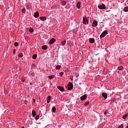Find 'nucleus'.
Masks as SVG:
<instances>
[{
    "label": "nucleus",
    "mask_w": 128,
    "mask_h": 128,
    "mask_svg": "<svg viewBox=\"0 0 128 128\" xmlns=\"http://www.w3.org/2000/svg\"><path fill=\"white\" fill-rule=\"evenodd\" d=\"M60 66L58 65V66H56V70H60Z\"/></svg>",
    "instance_id": "obj_28"
},
{
    "label": "nucleus",
    "mask_w": 128,
    "mask_h": 128,
    "mask_svg": "<svg viewBox=\"0 0 128 128\" xmlns=\"http://www.w3.org/2000/svg\"><path fill=\"white\" fill-rule=\"evenodd\" d=\"M90 104V102L88 101H87L85 102V106H88Z\"/></svg>",
    "instance_id": "obj_34"
},
{
    "label": "nucleus",
    "mask_w": 128,
    "mask_h": 128,
    "mask_svg": "<svg viewBox=\"0 0 128 128\" xmlns=\"http://www.w3.org/2000/svg\"><path fill=\"white\" fill-rule=\"evenodd\" d=\"M37 56H38V55L35 54L32 56V58H33V60H36V58Z\"/></svg>",
    "instance_id": "obj_23"
},
{
    "label": "nucleus",
    "mask_w": 128,
    "mask_h": 128,
    "mask_svg": "<svg viewBox=\"0 0 128 128\" xmlns=\"http://www.w3.org/2000/svg\"><path fill=\"white\" fill-rule=\"evenodd\" d=\"M18 56H19V58H22V56H23L22 53H19Z\"/></svg>",
    "instance_id": "obj_27"
},
{
    "label": "nucleus",
    "mask_w": 128,
    "mask_h": 128,
    "mask_svg": "<svg viewBox=\"0 0 128 128\" xmlns=\"http://www.w3.org/2000/svg\"><path fill=\"white\" fill-rule=\"evenodd\" d=\"M71 80H72V78Z\"/></svg>",
    "instance_id": "obj_41"
},
{
    "label": "nucleus",
    "mask_w": 128,
    "mask_h": 128,
    "mask_svg": "<svg viewBox=\"0 0 128 128\" xmlns=\"http://www.w3.org/2000/svg\"><path fill=\"white\" fill-rule=\"evenodd\" d=\"M36 120H38V118H40V116L39 115H37L36 116Z\"/></svg>",
    "instance_id": "obj_31"
},
{
    "label": "nucleus",
    "mask_w": 128,
    "mask_h": 128,
    "mask_svg": "<svg viewBox=\"0 0 128 128\" xmlns=\"http://www.w3.org/2000/svg\"><path fill=\"white\" fill-rule=\"evenodd\" d=\"M66 40H64V41H62V46H64V44H66Z\"/></svg>",
    "instance_id": "obj_25"
},
{
    "label": "nucleus",
    "mask_w": 128,
    "mask_h": 128,
    "mask_svg": "<svg viewBox=\"0 0 128 128\" xmlns=\"http://www.w3.org/2000/svg\"><path fill=\"white\" fill-rule=\"evenodd\" d=\"M98 8L100 10H106V5H104V4H102V5L98 6Z\"/></svg>",
    "instance_id": "obj_4"
},
{
    "label": "nucleus",
    "mask_w": 128,
    "mask_h": 128,
    "mask_svg": "<svg viewBox=\"0 0 128 128\" xmlns=\"http://www.w3.org/2000/svg\"><path fill=\"white\" fill-rule=\"evenodd\" d=\"M108 34V30H104L100 36V38H104Z\"/></svg>",
    "instance_id": "obj_2"
},
{
    "label": "nucleus",
    "mask_w": 128,
    "mask_h": 128,
    "mask_svg": "<svg viewBox=\"0 0 128 128\" xmlns=\"http://www.w3.org/2000/svg\"><path fill=\"white\" fill-rule=\"evenodd\" d=\"M21 128H24V127L23 126V127H22Z\"/></svg>",
    "instance_id": "obj_38"
},
{
    "label": "nucleus",
    "mask_w": 128,
    "mask_h": 128,
    "mask_svg": "<svg viewBox=\"0 0 128 128\" xmlns=\"http://www.w3.org/2000/svg\"><path fill=\"white\" fill-rule=\"evenodd\" d=\"M40 14L38 13V12H36L35 13H34V18H38Z\"/></svg>",
    "instance_id": "obj_10"
},
{
    "label": "nucleus",
    "mask_w": 128,
    "mask_h": 128,
    "mask_svg": "<svg viewBox=\"0 0 128 128\" xmlns=\"http://www.w3.org/2000/svg\"><path fill=\"white\" fill-rule=\"evenodd\" d=\"M83 24H88V18H86V16H84L83 17Z\"/></svg>",
    "instance_id": "obj_3"
},
{
    "label": "nucleus",
    "mask_w": 128,
    "mask_h": 128,
    "mask_svg": "<svg viewBox=\"0 0 128 128\" xmlns=\"http://www.w3.org/2000/svg\"><path fill=\"white\" fill-rule=\"evenodd\" d=\"M48 78L50 80H52V78H54V75H51L48 76Z\"/></svg>",
    "instance_id": "obj_19"
},
{
    "label": "nucleus",
    "mask_w": 128,
    "mask_h": 128,
    "mask_svg": "<svg viewBox=\"0 0 128 128\" xmlns=\"http://www.w3.org/2000/svg\"><path fill=\"white\" fill-rule=\"evenodd\" d=\"M76 8H80V2H78L77 4H76Z\"/></svg>",
    "instance_id": "obj_18"
},
{
    "label": "nucleus",
    "mask_w": 128,
    "mask_h": 128,
    "mask_svg": "<svg viewBox=\"0 0 128 128\" xmlns=\"http://www.w3.org/2000/svg\"><path fill=\"white\" fill-rule=\"evenodd\" d=\"M64 74V72H60V76H62V75Z\"/></svg>",
    "instance_id": "obj_33"
},
{
    "label": "nucleus",
    "mask_w": 128,
    "mask_h": 128,
    "mask_svg": "<svg viewBox=\"0 0 128 128\" xmlns=\"http://www.w3.org/2000/svg\"><path fill=\"white\" fill-rule=\"evenodd\" d=\"M22 14H24V12H26V8H22Z\"/></svg>",
    "instance_id": "obj_26"
},
{
    "label": "nucleus",
    "mask_w": 128,
    "mask_h": 128,
    "mask_svg": "<svg viewBox=\"0 0 128 128\" xmlns=\"http://www.w3.org/2000/svg\"><path fill=\"white\" fill-rule=\"evenodd\" d=\"M13 52H14V53L16 52V49H14V50Z\"/></svg>",
    "instance_id": "obj_36"
},
{
    "label": "nucleus",
    "mask_w": 128,
    "mask_h": 128,
    "mask_svg": "<svg viewBox=\"0 0 128 128\" xmlns=\"http://www.w3.org/2000/svg\"><path fill=\"white\" fill-rule=\"evenodd\" d=\"M108 72V70H106V68H104L103 71L104 74H106Z\"/></svg>",
    "instance_id": "obj_13"
},
{
    "label": "nucleus",
    "mask_w": 128,
    "mask_h": 128,
    "mask_svg": "<svg viewBox=\"0 0 128 128\" xmlns=\"http://www.w3.org/2000/svg\"><path fill=\"white\" fill-rule=\"evenodd\" d=\"M98 26V22L94 20L92 22V26Z\"/></svg>",
    "instance_id": "obj_11"
},
{
    "label": "nucleus",
    "mask_w": 128,
    "mask_h": 128,
    "mask_svg": "<svg viewBox=\"0 0 128 128\" xmlns=\"http://www.w3.org/2000/svg\"><path fill=\"white\" fill-rule=\"evenodd\" d=\"M118 68L119 70H122L124 68V67H122V66H118Z\"/></svg>",
    "instance_id": "obj_24"
},
{
    "label": "nucleus",
    "mask_w": 128,
    "mask_h": 128,
    "mask_svg": "<svg viewBox=\"0 0 128 128\" xmlns=\"http://www.w3.org/2000/svg\"><path fill=\"white\" fill-rule=\"evenodd\" d=\"M128 116V113H126L125 115L122 116V118L124 120H126V118Z\"/></svg>",
    "instance_id": "obj_20"
},
{
    "label": "nucleus",
    "mask_w": 128,
    "mask_h": 128,
    "mask_svg": "<svg viewBox=\"0 0 128 128\" xmlns=\"http://www.w3.org/2000/svg\"><path fill=\"white\" fill-rule=\"evenodd\" d=\"M14 46H18V42H16L14 44Z\"/></svg>",
    "instance_id": "obj_30"
},
{
    "label": "nucleus",
    "mask_w": 128,
    "mask_h": 128,
    "mask_svg": "<svg viewBox=\"0 0 128 128\" xmlns=\"http://www.w3.org/2000/svg\"><path fill=\"white\" fill-rule=\"evenodd\" d=\"M30 84H32V83H30Z\"/></svg>",
    "instance_id": "obj_39"
},
{
    "label": "nucleus",
    "mask_w": 128,
    "mask_h": 128,
    "mask_svg": "<svg viewBox=\"0 0 128 128\" xmlns=\"http://www.w3.org/2000/svg\"><path fill=\"white\" fill-rule=\"evenodd\" d=\"M58 88L59 90H60V92H64V88L62 86H58Z\"/></svg>",
    "instance_id": "obj_6"
},
{
    "label": "nucleus",
    "mask_w": 128,
    "mask_h": 128,
    "mask_svg": "<svg viewBox=\"0 0 128 128\" xmlns=\"http://www.w3.org/2000/svg\"><path fill=\"white\" fill-rule=\"evenodd\" d=\"M34 102H36V100H34Z\"/></svg>",
    "instance_id": "obj_37"
},
{
    "label": "nucleus",
    "mask_w": 128,
    "mask_h": 128,
    "mask_svg": "<svg viewBox=\"0 0 128 128\" xmlns=\"http://www.w3.org/2000/svg\"><path fill=\"white\" fill-rule=\"evenodd\" d=\"M71 80H72V78Z\"/></svg>",
    "instance_id": "obj_40"
},
{
    "label": "nucleus",
    "mask_w": 128,
    "mask_h": 128,
    "mask_svg": "<svg viewBox=\"0 0 128 128\" xmlns=\"http://www.w3.org/2000/svg\"><path fill=\"white\" fill-rule=\"evenodd\" d=\"M124 12H128V6L125 7L124 10H123Z\"/></svg>",
    "instance_id": "obj_21"
},
{
    "label": "nucleus",
    "mask_w": 128,
    "mask_h": 128,
    "mask_svg": "<svg viewBox=\"0 0 128 128\" xmlns=\"http://www.w3.org/2000/svg\"><path fill=\"white\" fill-rule=\"evenodd\" d=\"M40 20H46V16H42V17H40Z\"/></svg>",
    "instance_id": "obj_17"
},
{
    "label": "nucleus",
    "mask_w": 128,
    "mask_h": 128,
    "mask_svg": "<svg viewBox=\"0 0 128 128\" xmlns=\"http://www.w3.org/2000/svg\"><path fill=\"white\" fill-rule=\"evenodd\" d=\"M48 46L46 45H44L42 46V50H48Z\"/></svg>",
    "instance_id": "obj_15"
},
{
    "label": "nucleus",
    "mask_w": 128,
    "mask_h": 128,
    "mask_svg": "<svg viewBox=\"0 0 128 128\" xmlns=\"http://www.w3.org/2000/svg\"><path fill=\"white\" fill-rule=\"evenodd\" d=\"M56 110V108L55 107H53L52 109V112H54Z\"/></svg>",
    "instance_id": "obj_22"
},
{
    "label": "nucleus",
    "mask_w": 128,
    "mask_h": 128,
    "mask_svg": "<svg viewBox=\"0 0 128 128\" xmlns=\"http://www.w3.org/2000/svg\"><path fill=\"white\" fill-rule=\"evenodd\" d=\"M32 116L33 118H34L36 116V111L34 110L32 111Z\"/></svg>",
    "instance_id": "obj_16"
},
{
    "label": "nucleus",
    "mask_w": 128,
    "mask_h": 128,
    "mask_svg": "<svg viewBox=\"0 0 128 128\" xmlns=\"http://www.w3.org/2000/svg\"><path fill=\"white\" fill-rule=\"evenodd\" d=\"M60 2L62 4V6H66V0H62L60 1Z\"/></svg>",
    "instance_id": "obj_8"
},
{
    "label": "nucleus",
    "mask_w": 128,
    "mask_h": 128,
    "mask_svg": "<svg viewBox=\"0 0 128 128\" xmlns=\"http://www.w3.org/2000/svg\"><path fill=\"white\" fill-rule=\"evenodd\" d=\"M102 96L104 98V100H106V98H108V94L104 92L102 93Z\"/></svg>",
    "instance_id": "obj_9"
},
{
    "label": "nucleus",
    "mask_w": 128,
    "mask_h": 128,
    "mask_svg": "<svg viewBox=\"0 0 128 128\" xmlns=\"http://www.w3.org/2000/svg\"><path fill=\"white\" fill-rule=\"evenodd\" d=\"M50 100H52V96H48L47 98V102L48 104H50Z\"/></svg>",
    "instance_id": "obj_12"
},
{
    "label": "nucleus",
    "mask_w": 128,
    "mask_h": 128,
    "mask_svg": "<svg viewBox=\"0 0 128 128\" xmlns=\"http://www.w3.org/2000/svg\"><path fill=\"white\" fill-rule=\"evenodd\" d=\"M118 128H124V125L121 124L119 126Z\"/></svg>",
    "instance_id": "obj_32"
},
{
    "label": "nucleus",
    "mask_w": 128,
    "mask_h": 128,
    "mask_svg": "<svg viewBox=\"0 0 128 128\" xmlns=\"http://www.w3.org/2000/svg\"><path fill=\"white\" fill-rule=\"evenodd\" d=\"M74 88V84L72 82H69L68 84V90H72V89Z\"/></svg>",
    "instance_id": "obj_1"
},
{
    "label": "nucleus",
    "mask_w": 128,
    "mask_h": 128,
    "mask_svg": "<svg viewBox=\"0 0 128 128\" xmlns=\"http://www.w3.org/2000/svg\"><path fill=\"white\" fill-rule=\"evenodd\" d=\"M54 42H56V39L54 38H52L49 41L50 44H52Z\"/></svg>",
    "instance_id": "obj_5"
},
{
    "label": "nucleus",
    "mask_w": 128,
    "mask_h": 128,
    "mask_svg": "<svg viewBox=\"0 0 128 128\" xmlns=\"http://www.w3.org/2000/svg\"><path fill=\"white\" fill-rule=\"evenodd\" d=\"M29 32H34V28H30L29 30Z\"/></svg>",
    "instance_id": "obj_29"
},
{
    "label": "nucleus",
    "mask_w": 128,
    "mask_h": 128,
    "mask_svg": "<svg viewBox=\"0 0 128 128\" xmlns=\"http://www.w3.org/2000/svg\"><path fill=\"white\" fill-rule=\"evenodd\" d=\"M94 39L92 38H90L89 42L90 44H94Z\"/></svg>",
    "instance_id": "obj_14"
},
{
    "label": "nucleus",
    "mask_w": 128,
    "mask_h": 128,
    "mask_svg": "<svg viewBox=\"0 0 128 128\" xmlns=\"http://www.w3.org/2000/svg\"><path fill=\"white\" fill-rule=\"evenodd\" d=\"M86 100V94H84L80 97L81 100Z\"/></svg>",
    "instance_id": "obj_7"
},
{
    "label": "nucleus",
    "mask_w": 128,
    "mask_h": 128,
    "mask_svg": "<svg viewBox=\"0 0 128 128\" xmlns=\"http://www.w3.org/2000/svg\"><path fill=\"white\" fill-rule=\"evenodd\" d=\"M108 114V110H106L104 112V114Z\"/></svg>",
    "instance_id": "obj_35"
}]
</instances>
